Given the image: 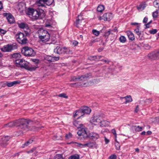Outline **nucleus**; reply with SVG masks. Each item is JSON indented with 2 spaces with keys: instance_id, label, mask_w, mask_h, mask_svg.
<instances>
[{
  "instance_id": "nucleus-1",
  "label": "nucleus",
  "mask_w": 159,
  "mask_h": 159,
  "mask_svg": "<svg viewBox=\"0 0 159 159\" xmlns=\"http://www.w3.org/2000/svg\"><path fill=\"white\" fill-rule=\"evenodd\" d=\"M31 121L29 120L25 119H21L17 121V123L19 124H16V123L14 122H11L9 123L8 124H6L4 125V127H11L14 126L18 125L20 128L23 130H27L28 129V125Z\"/></svg>"
},
{
  "instance_id": "nucleus-2",
  "label": "nucleus",
  "mask_w": 159,
  "mask_h": 159,
  "mask_svg": "<svg viewBox=\"0 0 159 159\" xmlns=\"http://www.w3.org/2000/svg\"><path fill=\"white\" fill-rule=\"evenodd\" d=\"M15 62L16 66L25 68L29 71L34 70L38 67L37 64L35 66L30 65L28 62L22 59L16 60Z\"/></svg>"
},
{
  "instance_id": "nucleus-3",
  "label": "nucleus",
  "mask_w": 159,
  "mask_h": 159,
  "mask_svg": "<svg viewBox=\"0 0 159 159\" xmlns=\"http://www.w3.org/2000/svg\"><path fill=\"white\" fill-rule=\"evenodd\" d=\"M15 37L17 41L21 44H25L27 43L26 35L22 33H17Z\"/></svg>"
},
{
  "instance_id": "nucleus-4",
  "label": "nucleus",
  "mask_w": 159,
  "mask_h": 159,
  "mask_svg": "<svg viewBox=\"0 0 159 159\" xmlns=\"http://www.w3.org/2000/svg\"><path fill=\"white\" fill-rule=\"evenodd\" d=\"M42 12H40L37 10L34 9L32 8H29L28 9V14L29 15L32 16L34 19L36 20L38 19L39 17L43 14L42 12L43 11H41Z\"/></svg>"
},
{
  "instance_id": "nucleus-5",
  "label": "nucleus",
  "mask_w": 159,
  "mask_h": 159,
  "mask_svg": "<svg viewBox=\"0 0 159 159\" xmlns=\"http://www.w3.org/2000/svg\"><path fill=\"white\" fill-rule=\"evenodd\" d=\"M21 52L25 56L28 57L34 56L35 54L34 50L28 47H23L22 49Z\"/></svg>"
},
{
  "instance_id": "nucleus-6",
  "label": "nucleus",
  "mask_w": 159,
  "mask_h": 159,
  "mask_svg": "<svg viewBox=\"0 0 159 159\" xmlns=\"http://www.w3.org/2000/svg\"><path fill=\"white\" fill-rule=\"evenodd\" d=\"M54 2V0H37L35 4L39 7H45V5L50 6Z\"/></svg>"
},
{
  "instance_id": "nucleus-7",
  "label": "nucleus",
  "mask_w": 159,
  "mask_h": 159,
  "mask_svg": "<svg viewBox=\"0 0 159 159\" xmlns=\"http://www.w3.org/2000/svg\"><path fill=\"white\" fill-rule=\"evenodd\" d=\"M103 115H98L95 116H94L90 120V122L95 125H98L100 124Z\"/></svg>"
},
{
  "instance_id": "nucleus-8",
  "label": "nucleus",
  "mask_w": 159,
  "mask_h": 159,
  "mask_svg": "<svg viewBox=\"0 0 159 159\" xmlns=\"http://www.w3.org/2000/svg\"><path fill=\"white\" fill-rule=\"evenodd\" d=\"M89 77L88 74L81 76H78L77 77L76 76L72 77L71 78L70 81H86Z\"/></svg>"
},
{
  "instance_id": "nucleus-9",
  "label": "nucleus",
  "mask_w": 159,
  "mask_h": 159,
  "mask_svg": "<svg viewBox=\"0 0 159 159\" xmlns=\"http://www.w3.org/2000/svg\"><path fill=\"white\" fill-rule=\"evenodd\" d=\"M80 128V129L77 132L78 135L80 136H82L83 138H87L88 137L87 132V128L84 125L83 127H81Z\"/></svg>"
},
{
  "instance_id": "nucleus-10",
  "label": "nucleus",
  "mask_w": 159,
  "mask_h": 159,
  "mask_svg": "<svg viewBox=\"0 0 159 159\" xmlns=\"http://www.w3.org/2000/svg\"><path fill=\"white\" fill-rule=\"evenodd\" d=\"M17 47V46L16 43H14L12 44H7L5 45L3 49L4 52H9L12 50L16 49Z\"/></svg>"
},
{
  "instance_id": "nucleus-11",
  "label": "nucleus",
  "mask_w": 159,
  "mask_h": 159,
  "mask_svg": "<svg viewBox=\"0 0 159 159\" xmlns=\"http://www.w3.org/2000/svg\"><path fill=\"white\" fill-rule=\"evenodd\" d=\"M113 17L112 14L110 13H107L104 14L102 16H99L98 17L99 20H104V21H110Z\"/></svg>"
},
{
  "instance_id": "nucleus-12",
  "label": "nucleus",
  "mask_w": 159,
  "mask_h": 159,
  "mask_svg": "<svg viewBox=\"0 0 159 159\" xmlns=\"http://www.w3.org/2000/svg\"><path fill=\"white\" fill-rule=\"evenodd\" d=\"M78 18L76 19L75 24V25L77 27H80L82 26H84L85 23V21L83 19L82 16L79 15Z\"/></svg>"
},
{
  "instance_id": "nucleus-13",
  "label": "nucleus",
  "mask_w": 159,
  "mask_h": 159,
  "mask_svg": "<svg viewBox=\"0 0 159 159\" xmlns=\"http://www.w3.org/2000/svg\"><path fill=\"white\" fill-rule=\"evenodd\" d=\"M38 33L39 38L41 40H42L43 38L44 39V37L46 35H47L48 34H49L47 30L42 28L39 30Z\"/></svg>"
},
{
  "instance_id": "nucleus-14",
  "label": "nucleus",
  "mask_w": 159,
  "mask_h": 159,
  "mask_svg": "<svg viewBox=\"0 0 159 159\" xmlns=\"http://www.w3.org/2000/svg\"><path fill=\"white\" fill-rule=\"evenodd\" d=\"M3 15L6 17L8 22L10 24H12L15 22L14 18L11 14L7 13H4L3 14Z\"/></svg>"
},
{
  "instance_id": "nucleus-15",
  "label": "nucleus",
  "mask_w": 159,
  "mask_h": 159,
  "mask_svg": "<svg viewBox=\"0 0 159 159\" xmlns=\"http://www.w3.org/2000/svg\"><path fill=\"white\" fill-rule=\"evenodd\" d=\"M158 56H157V51L150 53L148 55V57L152 60L158 59V57H159Z\"/></svg>"
},
{
  "instance_id": "nucleus-16",
  "label": "nucleus",
  "mask_w": 159,
  "mask_h": 159,
  "mask_svg": "<svg viewBox=\"0 0 159 159\" xmlns=\"http://www.w3.org/2000/svg\"><path fill=\"white\" fill-rule=\"evenodd\" d=\"M77 144V146L81 148H84L87 146L88 147H91L93 146V144L91 142H89L84 144H82L80 143H75Z\"/></svg>"
},
{
  "instance_id": "nucleus-17",
  "label": "nucleus",
  "mask_w": 159,
  "mask_h": 159,
  "mask_svg": "<svg viewBox=\"0 0 159 159\" xmlns=\"http://www.w3.org/2000/svg\"><path fill=\"white\" fill-rule=\"evenodd\" d=\"M126 33L129 40L132 41L135 39L134 35L132 32L130 31H127L126 32Z\"/></svg>"
},
{
  "instance_id": "nucleus-18",
  "label": "nucleus",
  "mask_w": 159,
  "mask_h": 159,
  "mask_svg": "<svg viewBox=\"0 0 159 159\" xmlns=\"http://www.w3.org/2000/svg\"><path fill=\"white\" fill-rule=\"evenodd\" d=\"M89 137L90 138L94 140H95L99 138V135L95 133L92 132L90 134Z\"/></svg>"
},
{
  "instance_id": "nucleus-19",
  "label": "nucleus",
  "mask_w": 159,
  "mask_h": 159,
  "mask_svg": "<svg viewBox=\"0 0 159 159\" xmlns=\"http://www.w3.org/2000/svg\"><path fill=\"white\" fill-rule=\"evenodd\" d=\"M63 48H61L59 46H57L54 49V52L58 54H62L63 53Z\"/></svg>"
},
{
  "instance_id": "nucleus-20",
  "label": "nucleus",
  "mask_w": 159,
  "mask_h": 159,
  "mask_svg": "<svg viewBox=\"0 0 159 159\" xmlns=\"http://www.w3.org/2000/svg\"><path fill=\"white\" fill-rule=\"evenodd\" d=\"M81 110L84 115L85 114H89L91 112V110L90 108L87 107H84L81 109Z\"/></svg>"
},
{
  "instance_id": "nucleus-21",
  "label": "nucleus",
  "mask_w": 159,
  "mask_h": 159,
  "mask_svg": "<svg viewBox=\"0 0 159 159\" xmlns=\"http://www.w3.org/2000/svg\"><path fill=\"white\" fill-rule=\"evenodd\" d=\"M144 126L140 127L139 125L133 126L132 127V128L135 130L136 132H140L143 129H144Z\"/></svg>"
},
{
  "instance_id": "nucleus-22",
  "label": "nucleus",
  "mask_w": 159,
  "mask_h": 159,
  "mask_svg": "<svg viewBox=\"0 0 159 159\" xmlns=\"http://www.w3.org/2000/svg\"><path fill=\"white\" fill-rule=\"evenodd\" d=\"M146 6V3L143 2L141 3L139 6H137L136 7L139 11H142L144 9Z\"/></svg>"
},
{
  "instance_id": "nucleus-23",
  "label": "nucleus",
  "mask_w": 159,
  "mask_h": 159,
  "mask_svg": "<svg viewBox=\"0 0 159 159\" xmlns=\"http://www.w3.org/2000/svg\"><path fill=\"white\" fill-rule=\"evenodd\" d=\"M20 83V81L19 80L11 82H8L7 81V86L8 87H11L14 85L19 84Z\"/></svg>"
},
{
  "instance_id": "nucleus-24",
  "label": "nucleus",
  "mask_w": 159,
  "mask_h": 159,
  "mask_svg": "<svg viewBox=\"0 0 159 159\" xmlns=\"http://www.w3.org/2000/svg\"><path fill=\"white\" fill-rule=\"evenodd\" d=\"M120 98V99H123V98H125V99L126 101L125 102V104H126L128 102H131L133 101L131 96L130 95L127 96L125 97H121Z\"/></svg>"
},
{
  "instance_id": "nucleus-25",
  "label": "nucleus",
  "mask_w": 159,
  "mask_h": 159,
  "mask_svg": "<svg viewBox=\"0 0 159 159\" xmlns=\"http://www.w3.org/2000/svg\"><path fill=\"white\" fill-rule=\"evenodd\" d=\"M46 59L49 61L52 62L58 60L59 59V57H52L51 56H48L46 57Z\"/></svg>"
},
{
  "instance_id": "nucleus-26",
  "label": "nucleus",
  "mask_w": 159,
  "mask_h": 159,
  "mask_svg": "<svg viewBox=\"0 0 159 159\" xmlns=\"http://www.w3.org/2000/svg\"><path fill=\"white\" fill-rule=\"evenodd\" d=\"M110 124V122L106 120H102L100 124V126L102 127L107 126L109 125Z\"/></svg>"
},
{
  "instance_id": "nucleus-27",
  "label": "nucleus",
  "mask_w": 159,
  "mask_h": 159,
  "mask_svg": "<svg viewBox=\"0 0 159 159\" xmlns=\"http://www.w3.org/2000/svg\"><path fill=\"white\" fill-rule=\"evenodd\" d=\"M84 115L83 113L82 112L81 109H80L76 111L75 114H74V117L75 118L77 116H79V117L78 118H79L80 117Z\"/></svg>"
},
{
  "instance_id": "nucleus-28",
  "label": "nucleus",
  "mask_w": 159,
  "mask_h": 159,
  "mask_svg": "<svg viewBox=\"0 0 159 159\" xmlns=\"http://www.w3.org/2000/svg\"><path fill=\"white\" fill-rule=\"evenodd\" d=\"M73 124L74 126L78 128H81V127H83V125H84L79 121L76 120L74 121Z\"/></svg>"
},
{
  "instance_id": "nucleus-29",
  "label": "nucleus",
  "mask_w": 159,
  "mask_h": 159,
  "mask_svg": "<svg viewBox=\"0 0 159 159\" xmlns=\"http://www.w3.org/2000/svg\"><path fill=\"white\" fill-rule=\"evenodd\" d=\"M24 4L22 3H20L18 4L17 8L20 11H22L24 10Z\"/></svg>"
},
{
  "instance_id": "nucleus-30",
  "label": "nucleus",
  "mask_w": 159,
  "mask_h": 159,
  "mask_svg": "<svg viewBox=\"0 0 159 159\" xmlns=\"http://www.w3.org/2000/svg\"><path fill=\"white\" fill-rule=\"evenodd\" d=\"M50 39V34H48L47 35H46L44 37V39L43 38L41 40L44 43H46L47 42L49 41Z\"/></svg>"
},
{
  "instance_id": "nucleus-31",
  "label": "nucleus",
  "mask_w": 159,
  "mask_h": 159,
  "mask_svg": "<svg viewBox=\"0 0 159 159\" xmlns=\"http://www.w3.org/2000/svg\"><path fill=\"white\" fill-rule=\"evenodd\" d=\"M140 28V26L139 25H138L136 27V28L134 30V32L135 33H136L138 36L140 37V35H141V31L139 30V28Z\"/></svg>"
},
{
  "instance_id": "nucleus-32",
  "label": "nucleus",
  "mask_w": 159,
  "mask_h": 159,
  "mask_svg": "<svg viewBox=\"0 0 159 159\" xmlns=\"http://www.w3.org/2000/svg\"><path fill=\"white\" fill-rule=\"evenodd\" d=\"M63 54H69L71 52L69 48L66 47L63 48Z\"/></svg>"
},
{
  "instance_id": "nucleus-33",
  "label": "nucleus",
  "mask_w": 159,
  "mask_h": 159,
  "mask_svg": "<svg viewBox=\"0 0 159 159\" xmlns=\"http://www.w3.org/2000/svg\"><path fill=\"white\" fill-rule=\"evenodd\" d=\"M104 7L102 5H99L97 8L98 11L99 12H102L104 10Z\"/></svg>"
},
{
  "instance_id": "nucleus-34",
  "label": "nucleus",
  "mask_w": 159,
  "mask_h": 159,
  "mask_svg": "<svg viewBox=\"0 0 159 159\" xmlns=\"http://www.w3.org/2000/svg\"><path fill=\"white\" fill-rule=\"evenodd\" d=\"M12 57L13 58L16 59V60L18 59L20 57L21 55L20 53H16L12 55Z\"/></svg>"
},
{
  "instance_id": "nucleus-35",
  "label": "nucleus",
  "mask_w": 159,
  "mask_h": 159,
  "mask_svg": "<svg viewBox=\"0 0 159 159\" xmlns=\"http://www.w3.org/2000/svg\"><path fill=\"white\" fill-rule=\"evenodd\" d=\"M10 139V137L8 136H6L2 138V141L3 143H5Z\"/></svg>"
},
{
  "instance_id": "nucleus-36",
  "label": "nucleus",
  "mask_w": 159,
  "mask_h": 159,
  "mask_svg": "<svg viewBox=\"0 0 159 159\" xmlns=\"http://www.w3.org/2000/svg\"><path fill=\"white\" fill-rule=\"evenodd\" d=\"M159 10H157L156 11L152 13V16L153 18H157L159 15Z\"/></svg>"
},
{
  "instance_id": "nucleus-37",
  "label": "nucleus",
  "mask_w": 159,
  "mask_h": 159,
  "mask_svg": "<svg viewBox=\"0 0 159 159\" xmlns=\"http://www.w3.org/2000/svg\"><path fill=\"white\" fill-rule=\"evenodd\" d=\"M80 156L76 154L71 156L69 157V159H79Z\"/></svg>"
},
{
  "instance_id": "nucleus-38",
  "label": "nucleus",
  "mask_w": 159,
  "mask_h": 159,
  "mask_svg": "<svg viewBox=\"0 0 159 159\" xmlns=\"http://www.w3.org/2000/svg\"><path fill=\"white\" fill-rule=\"evenodd\" d=\"M33 141L32 140L30 139L28 141L25 143L24 145H23V147H24L25 146H27L29 145Z\"/></svg>"
},
{
  "instance_id": "nucleus-39",
  "label": "nucleus",
  "mask_w": 159,
  "mask_h": 159,
  "mask_svg": "<svg viewBox=\"0 0 159 159\" xmlns=\"http://www.w3.org/2000/svg\"><path fill=\"white\" fill-rule=\"evenodd\" d=\"M120 42L124 43L126 41V38L124 36H121L119 38Z\"/></svg>"
},
{
  "instance_id": "nucleus-40",
  "label": "nucleus",
  "mask_w": 159,
  "mask_h": 159,
  "mask_svg": "<svg viewBox=\"0 0 159 159\" xmlns=\"http://www.w3.org/2000/svg\"><path fill=\"white\" fill-rule=\"evenodd\" d=\"M116 142L115 143V146L116 149V150H119L120 149V146L119 145V143L117 141H116Z\"/></svg>"
},
{
  "instance_id": "nucleus-41",
  "label": "nucleus",
  "mask_w": 159,
  "mask_h": 159,
  "mask_svg": "<svg viewBox=\"0 0 159 159\" xmlns=\"http://www.w3.org/2000/svg\"><path fill=\"white\" fill-rule=\"evenodd\" d=\"M1 87L0 88V89L2 88H5L7 86V81L1 82Z\"/></svg>"
},
{
  "instance_id": "nucleus-42",
  "label": "nucleus",
  "mask_w": 159,
  "mask_h": 159,
  "mask_svg": "<svg viewBox=\"0 0 159 159\" xmlns=\"http://www.w3.org/2000/svg\"><path fill=\"white\" fill-rule=\"evenodd\" d=\"M54 159H64L62 156L60 154L56 155L54 157Z\"/></svg>"
},
{
  "instance_id": "nucleus-43",
  "label": "nucleus",
  "mask_w": 159,
  "mask_h": 159,
  "mask_svg": "<svg viewBox=\"0 0 159 159\" xmlns=\"http://www.w3.org/2000/svg\"><path fill=\"white\" fill-rule=\"evenodd\" d=\"M93 33L96 36H98L99 34V32L95 30H93L92 31Z\"/></svg>"
},
{
  "instance_id": "nucleus-44",
  "label": "nucleus",
  "mask_w": 159,
  "mask_h": 159,
  "mask_svg": "<svg viewBox=\"0 0 159 159\" xmlns=\"http://www.w3.org/2000/svg\"><path fill=\"white\" fill-rule=\"evenodd\" d=\"M154 6L157 8H159V2H157V1H154L153 2Z\"/></svg>"
},
{
  "instance_id": "nucleus-45",
  "label": "nucleus",
  "mask_w": 159,
  "mask_h": 159,
  "mask_svg": "<svg viewBox=\"0 0 159 159\" xmlns=\"http://www.w3.org/2000/svg\"><path fill=\"white\" fill-rule=\"evenodd\" d=\"M111 30H109L106 32H105L104 34V36L105 37H108L110 34H111Z\"/></svg>"
},
{
  "instance_id": "nucleus-46",
  "label": "nucleus",
  "mask_w": 159,
  "mask_h": 159,
  "mask_svg": "<svg viewBox=\"0 0 159 159\" xmlns=\"http://www.w3.org/2000/svg\"><path fill=\"white\" fill-rule=\"evenodd\" d=\"M116 156L115 154L112 155L109 157V159H116Z\"/></svg>"
},
{
  "instance_id": "nucleus-47",
  "label": "nucleus",
  "mask_w": 159,
  "mask_h": 159,
  "mask_svg": "<svg viewBox=\"0 0 159 159\" xmlns=\"http://www.w3.org/2000/svg\"><path fill=\"white\" fill-rule=\"evenodd\" d=\"M19 26L20 28L24 29L25 27V24L23 23H22L19 24Z\"/></svg>"
},
{
  "instance_id": "nucleus-48",
  "label": "nucleus",
  "mask_w": 159,
  "mask_h": 159,
  "mask_svg": "<svg viewBox=\"0 0 159 159\" xmlns=\"http://www.w3.org/2000/svg\"><path fill=\"white\" fill-rule=\"evenodd\" d=\"M71 136H72V135L70 133H69L68 134H66V135L65 136L66 139H70V138H71Z\"/></svg>"
},
{
  "instance_id": "nucleus-49",
  "label": "nucleus",
  "mask_w": 159,
  "mask_h": 159,
  "mask_svg": "<svg viewBox=\"0 0 159 159\" xmlns=\"http://www.w3.org/2000/svg\"><path fill=\"white\" fill-rule=\"evenodd\" d=\"M157 32L156 29H153L150 31V32L151 34H156Z\"/></svg>"
},
{
  "instance_id": "nucleus-50",
  "label": "nucleus",
  "mask_w": 159,
  "mask_h": 159,
  "mask_svg": "<svg viewBox=\"0 0 159 159\" xmlns=\"http://www.w3.org/2000/svg\"><path fill=\"white\" fill-rule=\"evenodd\" d=\"M58 96L61 97H63L64 98H67V97L65 93H61Z\"/></svg>"
},
{
  "instance_id": "nucleus-51",
  "label": "nucleus",
  "mask_w": 159,
  "mask_h": 159,
  "mask_svg": "<svg viewBox=\"0 0 159 159\" xmlns=\"http://www.w3.org/2000/svg\"><path fill=\"white\" fill-rule=\"evenodd\" d=\"M97 57L96 56H90L89 57V59L91 60H95L96 59Z\"/></svg>"
},
{
  "instance_id": "nucleus-52",
  "label": "nucleus",
  "mask_w": 159,
  "mask_h": 159,
  "mask_svg": "<svg viewBox=\"0 0 159 159\" xmlns=\"http://www.w3.org/2000/svg\"><path fill=\"white\" fill-rule=\"evenodd\" d=\"M101 61H103L105 63L108 64L110 61L108 59H104V60H101Z\"/></svg>"
},
{
  "instance_id": "nucleus-53",
  "label": "nucleus",
  "mask_w": 159,
  "mask_h": 159,
  "mask_svg": "<svg viewBox=\"0 0 159 159\" xmlns=\"http://www.w3.org/2000/svg\"><path fill=\"white\" fill-rule=\"evenodd\" d=\"M6 32V31L1 29H0V34H5Z\"/></svg>"
},
{
  "instance_id": "nucleus-54",
  "label": "nucleus",
  "mask_w": 159,
  "mask_h": 159,
  "mask_svg": "<svg viewBox=\"0 0 159 159\" xmlns=\"http://www.w3.org/2000/svg\"><path fill=\"white\" fill-rule=\"evenodd\" d=\"M72 43L73 45L76 46L78 44V42L74 40L72 42Z\"/></svg>"
},
{
  "instance_id": "nucleus-55",
  "label": "nucleus",
  "mask_w": 159,
  "mask_h": 159,
  "mask_svg": "<svg viewBox=\"0 0 159 159\" xmlns=\"http://www.w3.org/2000/svg\"><path fill=\"white\" fill-rule=\"evenodd\" d=\"M148 19L147 18L145 17L144 18L143 20V23H146L148 21Z\"/></svg>"
},
{
  "instance_id": "nucleus-56",
  "label": "nucleus",
  "mask_w": 159,
  "mask_h": 159,
  "mask_svg": "<svg viewBox=\"0 0 159 159\" xmlns=\"http://www.w3.org/2000/svg\"><path fill=\"white\" fill-rule=\"evenodd\" d=\"M111 132L114 135L116 134V130L114 129H113L111 130Z\"/></svg>"
},
{
  "instance_id": "nucleus-57",
  "label": "nucleus",
  "mask_w": 159,
  "mask_h": 159,
  "mask_svg": "<svg viewBox=\"0 0 159 159\" xmlns=\"http://www.w3.org/2000/svg\"><path fill=\"white\" fill-rule=\"evenodd\" d=\"M105 141L106 144H107L109 142V140L106 137H105Z\"/></svg>"
},
{
  "instance_id": "nucleus-58",
  "label": "nucleus",
  "mask_w": 159,
  "mask_h": 159,
  "mask_svg": "<svg viewBox=\"0 0 159 159\" xmlns=\"http://www.w3.org/2000/svg\"><path fill=\"white\" fill-rule=\"evenodd\" d=\"M139 110V106L137 105L135 109V112H137Z\"/></svg>"
},
{
  "instance_id": "nucleus-59",
  "label": "nucleus",
  "mask_w": 159,
  "mask_h": 159,
  "mask_svg": "<svg viewBox=\"0 0 159 159\" xmlns=\"http://www.w3.org/2000/svg\"><path fill=\"white\" fill-rule=\"evenodd\" d=\"M140 24L139 23H136V22H133V23H131V25H137V26L138 25H139Z\"/></svg>"
},
{
  "instance_id": "nucleus-60",
  "label": "nucleus",
  "mask_w": 159,
  "mask_h": 159,
  "mask_svg": "<svg viewBox=\"0 0 159 159\" xmlns=\"http://www.w3.org/2000/svg\"><path fill=\"white\" fill-rule=\"evenodd\" d=\"M150 46L148 44L145 45V48L146 49H149L150 48Z\"/></svg>"
},
{
  "instance_id": "nucleus-61",
  "label": "nucleus",
  "mask_w": 159,
  "mask_h": 159,
  "mask_svg": "<svg viewBox=\"0 0 159 159\" xmlns=\"http://www.w3.org/2000/svg\"><path fill=\"white\" fill-rule=\"evenodd\" d=\"M35 150L34 149H33L30 150V151H28L27 152L28 153H31L34 152V151Z\"/></svg>"
},
{
  "instance_id": "nucleus-62",
  "label": "nucleus",
  "mask_w": 159,
  "mask_h": 159,
  "mask_svg": "<svg viewBox=\"0 0 159 159\" xmlns=\"http://www.w3.org/2000/svg\"><path fill=\"white\" fill-rule=\"evenodd\" d=\"M51 25L50 24H48L46 23L45 24V26L46 27H49L51 26Z\"/></svg>"
},
{
  "instance_id": "nucleus-63",
  "label": "nucleus",
  "mask_w": 159,
  "mask_h": 159,
  "mask_svg": "<svg viewBox=\"0 0 159 159\" xmlns=\"http://www.w3.org/2000/svg\"><path fill=\"white\" fill-rule=\"evenodd\" d=\"M152 133V132L151 131H148L147 132V135H151Z\"/></svg>"
},
{
  "instance_id": "nucleus-64",
  "label": "nucleus",
  "mask_w": 159,
  "mask_h": 159,
  "mask_svg": "<svg viewBox=\"0 0 159 159\" xmlns=\"http://www.w3.org/2000/svg\"><path fill=\"white\" fill-rule=\"evenodd\" d=\"M149 24H150V23H148V24H146L145 25V26H146L145 28H149Z\"/></svg>"
}]
</instances>
